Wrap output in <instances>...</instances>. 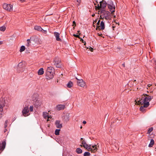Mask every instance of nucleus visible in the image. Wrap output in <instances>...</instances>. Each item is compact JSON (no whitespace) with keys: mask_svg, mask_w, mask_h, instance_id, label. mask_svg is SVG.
<instances>
[{"mask_svg":"<svg viewBox=\"0 0 156 156\" xmlns=\"http://www.w3.org/2000/svg\"><path fill=\"white\" fill-rule=\"evenodd\" d=\"M9 101V97L8 95H4L0 98V119L3 116V107L5 105L7 106Z\"/></svg>","mask_w":156,"mask_h":156,"instance_id":"nucleus-1","label":"nucleus"},{"mask_svg":"<svg viewBox=\"0 0 156 156\" xmlns=\"http://www.w3.org/2000/svg\"><path fill=\"white\" fill-rule=\"evenodd\" d=\"M152 98L153 97L147 95V97H146L144 98L143 101L142 100H139V101H138L139 103V104H143L144 107H147L150 105L149 102Z\"/></svg>","mask_w":156,"mask_h":156,"instance_id":"nucleus-2","label":"nucleus"},{"mask_svg":"<svg viewBox=\"0 0 156 156\" xmlns=\"http://www.w3.org/2000/svg\"><path fill=\"white\" fill-rule=\"evenodd\" d=\"M54 69L51 66L48 67L46 72V79L48 80L53 78L54 74Z\"/></svg>","mask_w":156,"mask_h":156,"instance_id":"nucleus-3","label":"nucleus"},{"mask_svg":"<svg viewBox=\"0 0 156 156\" xmlns=\"http://www.w3.org/2000/svg\"><path fill=\"white\" fill-rule=\"evenodd\" d=\"M32 100L33 101V104L36 108H38L41 105V102L40 101V99L38 98L37 94H33L32 97Z\"/></svg>","mask_w":156,"mask_h":156,"instance_id":"nucleus-4","label":"nucleus"},{"mask_svg":"<svg viewBox=\"0 0 156 156\" xmlns=\"http://www.w3.org/2000/svg\"><path fill=\"white\" fill-rule=\"evenodd\" d=\"M99 12H100V14L101 15V17H102L103 19L104 18L106 20L110 19V13L108 11L105 10L104 9H101Z\"/></svg>","mask_w":156,"mask_h":156,"instance_id":"nucleus-5","label":"nucleus"},{"mask_svg":"<svg viewBox=\"0 0 156 156\" xmlns=\"http://www.w3.org/2000/svg\"><path fill=\"white\" fill-rule=\"evenodd\" d=\"M53 63L54 65L56 67L60 68L61 67V60L59 58L57 57L54 58L53 62Z\"/></svg>","mask_w":156,"mask_h":156,"instance_id":"nucleus-6","label":"nucleus"},{"mask_svg":"<svg viewBox=\"0 0 156 156\" xmlns=\"http://www.w3.org/2000/svg\"><path fill=\"white\" fill-rule=\"evenodd\" d=\"M108 6L110 11L112 13L115 11V7L113 2L112 0H109L108 2Z\"/></svg>","mask_w":156,"mask_h":156,"instance_id":"nucleus-7","label":"nucleus"},{"mask_svg":"<svg viewBox=\"0 0 156 156\" xmlns=\"http://www.w3.org/2000/svg\"><path fill=\"white\" fill-rule=\"evenodd\" d=\"M3 8L9 12H12L13 10V6L10 4L4 3L3 5Z\"/></svg>","mask_w":156,"mask_h":156,"instance_id":"nucleus-8","label":"nucleus"},{"mask_svg":"<svg viewBox=\"0 0 156 156\" xmlns=\"http://www.w3.org/2000/svg\"><path fill=\"white\" fill-rule=\"evenodd\" d=\"M107 3L105 1H101L100 2V5H98L97 9L101 11V9H104L107 6Z\"/></svg>","mask_w":156,"mask_h":156,"instance_id":"nucleus-9","label":"nucleus"},{"mask_svg":"<svg viewBox=\"0 0 156 156\" xmlns=\"http://www.w3.org/2000/svg\"><path fill=\"white\" fill-rule=\"evenodd\" d=\"M22 112L23 115L25 117L29 115L30 114L29 113V110L28 106L24 107L23 109Z\"/></svg>","mask_w":156,"mask_h":156,"instance_id":"nucleus-10","label":"nucleus"},{"mask_svg":"<svg viewBox=\"0 0 156 156\" xmlns=\"http://www.w3.org/2000/svg\"><path fill=\"white\" fill-rule=\"evenodd\" d=\"M82 144L83 145V147L86 149H87V150L89 151L92 150V149L91 148V145H88L87 144L86 142L84 140H83L81 142Z\"/></svg>","mask_w":156,"mask_h":156,"instance_id":"nucleus-11","label":"nucleus"},{"mask_svg":"<svg viewBox=\"0 0 156 156\" xmlns=\"http://www.w3.org/2000/svg\"><path fill=\"white\" fill-rule=\"evenodd\" d=\"M77 84L79 86L81 87H84L85 85V82L81 79L79 81H77Z\"/></svg>","mask_w":156,"mask_h":156,"instance_id":"nucleus-12","label":"nucleus"},{"mask_svg":"<svg viewBox=\"0 0 156 156\" xmlns=\"http://www.w3.org/2000/svg\"><path fill=\"white\" fill-rule=\"evenodd\" d=\"M55 125L57 128H58L61 129L62 127V123L59 120H56L55 122Z\"/></svg>","mask_w":156,"mask_h":156,"instance_id":"nucleus-13","label":"nucleus"},{"mask_svg":"<svg viewBox=\"0 0 156 156\" xmlns=\"http://www.w3.org/2000/svg\"><path fill=\"white\" fill-rule=\"evenodd\" d=\"M65 107V105H58L56 106V108L58 110H63Z\"/></svg>","mask_w":156,"mask_h":156,"instance_id":"nucleus-14","label":"nucleus"},{"mask_svg":"<svg viewBox=\"0 0 156 156\" xmlns=\"http://www.w3.org/2000/svg\"><path fill=\"white\" fill-rule=\"evenodd\" d=\"M54 35L56 38V40L57 41H61V40L59 37L60 34L59 33L57 32H55L54 33Z\"/></svg>","mask_w":156,"mask_h":156,"instance_id":"nucleus-15","label":"nucleus"},{"mask_svg":"<svg viewBox=\"0 0 156 156\" xmlns=\"http://www.w3.org/2000/svg\"><path fill=\"white\" fill-rule=\"evenodd\" d=\"M34 29L36 30L40 31H42L43 32L45 31L43 30L40 26H36L34 27Z\"/></svg>","mask_w":156,"mask_h":156,"instance_id":"nucleus-16","label":"nucleus"},{"mask_svg":"<svg viewBox=\"0 0 156 156\" xmlns=\"http://www.w3.org/2000/svg\"><path fill=\"white\" fill-rule=\"evenodd\" d=\"M99 147V145H98V144L97 145H93L92 146V147L94 149H93L92 148H91L92 149L91 150H90V151H91L92 152H94L97 151V147Z\"/></svg>","mask_w":156,"mask_h":156,"instance_id":"nucleus-17","label":"nucleus"},{"mask_svg":"<svg viewBox=\"0 0 156 156\" xmlns=\"http://www.w3.org/2000/svg\"><path fill=\"white\" fill-rule=\"evenodd\" d=\"M48 113L46 112H43V116L45 119H48L47 121L49 120L48 119L50 118V117L48 115Z\"/></svg>","mask_w":156,"mask_h":156,"instance_id":"nucleus-18","label":"nucleus"},{"mask_svg":"<svg viewBox=\"0 0 156 156\" xmlns=\"http://www.w3.org/2000/svg\"><path fill=\"white\" fill-rule=\"evenodd\" d=\"M69 114L67 113L64 116V119L66 122H68L69 121Z\"/></svg>","mask_w":156,"mask_h":156,"instance_id":"nucleus-19","label":"nucleus"},{"mask_svg":"<svg viewBox=\"0 0 156 156\" xmlns=\"http://www.w3.org/2000/svg\"><path fill=\"white\" fill-rule=\"evenodd\" d=\"M6 145V142L5 141H3L1 144V148L0 150H3L5 148Z\"/></svg>","mask_w":156,"mask_h":156,"instance_id":"nucleus-20","label":"nucleus"},{"mask_svg":"<svg viewBox=\"0 0 156 156\" xmlns=\"http://www.w3.org/2000/svg\"><path fill=\"white\" fill-rule=\"evenodd\" d=\"M44 71L43 68H40L38 72V75H42L44 74Z\"/></svg>","mask_w":156,"mask_h":156,"instance_id":"nucleus-21","label":"nucleus"},{"mask_svg":"<svg viewBox=\"0 0 156 156\" xmlns=\"http://www.w3.org/2000/svg\"><path fill=\"white\" fill-rule=\"evenodd\" d=\"M154 144V141L153 139H152L151 140V141L150 143L149 144L148 147H152Z\"/></svg>","mask_w":156,"mask_h":156,"instance_id":"nucleus-22","label":"nucleus"},{"mask_svg":"<svg viewBox=\"0 0 156 156\" xmlns=\"http://www.w3.org/2000/svg\"><path fill=\"white\" fill-rule=\"evenodd\" d=\"M100 27L101 29L104 30L105 29V26L104 23L103 21H101L100 23Z\"/></svg>","mask_w":156,"mask_h":156,"instance_id":"nucleus-23","label":"nucleus"},{"mask_svg":"<svg viewBox=\"0 0 156 156\" xmlns=\"http://www.w3.org/2000/svg\"><path fill=\"white\" fill-rule=\"evenodd\" d=\"M145 108L144 107V106H141L140 108V111H141L142 112H144L146 111V109L144 108Z\"/></svg>","mask_w":156,"mask_h":156,"instance_id":"nucleus-24","label":"nucleus"},{"mask_svg":"<svg viewBox=\"0 0 156 156\" xmlns=\"http://www.w3.org/2000/svg\"><path fill=\"white\" fill-rule=\"evenodd\" d=\"M25 46L24 45L22 46L20 49V52H21L25 51Z\"/></svg>","mask_w":156,"mask_h":156,"instance_id":"nucleus-25","label":"nucleus"},{"mask_svg":"<svg viewBox=\"0 0 156 156\" xmlns=\"http://www.w3.org/2000/svg\"><path fill=\"white\" fill-rule=\"evenodd\" d=\"M73 83L72 82L70 81L67 84V86L68 87L70 88L73 86Z\"/></svg>","mask_w":156,"mask_h":156,"instance_id":"nucleus-26","label":"nucleus"},{"mask_svg":"<svg viewBox=\"0 0 156 156\" xmlns=\"http://www.w3.org/2000/svg\"><path fill=\"white\" fill-rule=\"evenodd\" d=\"M76 152L78 154H80L82 153V150L80 148H77L76 149Z\"/></svg>","mask_w":156,"mask_h":156,"instance_id":"nucleus-27","label":"nucleus"},{"mask_svg":"<svg viewBox=\"0 0 156 156\" xmlns=\"http://www.w3.org/2000/svg\"><path fill=\"white\" fill-rule=\"evenodd\" d=\"M6 27L3 26L0 27V30L2 31H4L6 30Z\"/></svg>","mask_w":156,"mask_h":156,"instance_id":"nucleus-28","label":"nucleus"},{"mask_svg":"<svg viewBox=\"0 0 156 156\" xmlns=\"http://www.w3.org/2000/svg\"><path fill=\"white\" fill-rule=\"evenodd\" d=\"M60 131V129H56L55 131V134L56 135H59V132Z\"/></svg>","mask_w":156,"mask_h":156,"instance_id":"nucleus-29","label":"nucleus"},{"mask_svg":"<svg viewBox=\"0 0 156 156\" xmlns=\"http://www.w3.org/2000/svg\"><path fill=\"white\" fill-rule=\"evenodd\" d=\"M27 43L26 44V46L27 47H29L30 45V39H28L27 40Z\"/></svg>","mask_w":156,"mask_h":156,"instance_id":"nucleus-30","label":"nucleus"},{"mask_svg":"<svg viewBox=\"0 0 156 156\" xmlns=\"http://www.w3.org/2000/svg\"><path fill=\"white\" fill-rule=\"evenodd\" d=\"M90 154L88 152H85L83 154L84 156H90Z\"/></svg>","mask_w":156,"mask_h":156,"instance_id":"nucleus-31","label":"nucleus"},{"mask_svg":"<svg viewBox=\"0 0 156 156\" xmlns=\"http://www.w3.org/2000/svg\"><path fill=\"white\" fill-rule=\"evenodd\" d=\"M8 122V120H6L5 121V124H4V128H6L7 126V123Z\"/></svg>","mask_w":156,"mask_h":156,"instance_id":"nucleus-32","label":"nucleus"},{"mask_svg":"<svg viewBox=\"0 0 156 156\" xmlns=\"http://www.w3.org/2000/svg\"><path fill=\"white\" fill-rule=\"evenodd\" d=\"M153 130V128L152 127H151L150 128L148 131L147 133L148 134H150L151 132H152Z\"/></svg>","mask_w":156,"mask_h":156,"instance_id":"nucleus-33","label":"nucleus"},{"mask_svg":"<svg viewBox=\"0 0 156 156\" xmlns=\"http://www.w3.org/2000/svg\"><path fill=\"white\" fill-rule=\"evenodd\" d=\"M34 107L33 106H30V112H33V111Z\"/></svg>","mask_w":156,"mask_h":156,"instance_id":"nucleus-34","label":"nucleus"},{"mask_svg":"<svg viewBox=\"0 0 156 156\" xmlns=\"http://www.w3.org/2000/svg\"><path fill=\"white\" fill-rule=\"evenodd\" d=\"M73 36H74L75 37L78 38L79 39H81L80 37V36H79V35H76V34H74L73 35Z\"/></svg>","mask_w":156,"mask_h":156,"instance_id":"nucleus-35","label":"nucleus"},{"mask_svg":"<svg viewBox=\"0 0 156 156\" xmlns=\"http://www.w3.org/2000/svg\"><path fill=\"white\" fill-rule=\"evenodd\" d=\"M77 2V5H79L80 2V0H75Z\"/></svg>","mask_w":156,"mask_h":156,"instance_id":"nucleus-36","label":"nucleus"},{"mask_svg":"<svg viewBox=\"0 0 156 156\" xmlns=\"http://www.w3.org/2000/svg\"><path fill=\"white\" fill-rule=\"evenodd\" d=\"M80 41L83 43H84V45H85L86 44V42L85 41H84V40L83 39H80Z\"/></svg>","mask_w":156,"mask_h":156,"instance_id":"nucleus-37","label":"nucleus"},{"mask_svg":"<svg viewBox=\"0 0 156 156\" xmlns=\"http://www.w3.org/2000/svg\"><path fill=\"white\" fill-rule=\"evenodd\" d=\"M89 49H90V51H93V48H92L91 47H90V48H89Z\"/></svg>","mask_w":156,"mask_h":156,"instance_id":"nucleus-38","label":"nucleus"},{"mask_svg":"<svg viewBox=\"0 0 156 156\" xmlns=\"http://www.w3.org/2000/svg\"><path fill=\"white\" fill-rule=\"evenodd\" d=\"M73 26L74 25H75V26H76V22L75 21H73Z\"/></svg>","mask_w":156,"mask_h":156,"instance_id":"nucleus-39","label":"nucleus"},{"mask_svg":"<svg viewBox=\"0 0 156 156\" xmlns=\"http://www.w3.org/2000/svg\"><path fill=\"white\" fill-rule=\"evenodd\" d=\"M100 22V20H98L97 23V26H98V25H99Z\"/></svg>","mask_w":156,"mask_h":156,"instance_id":"nucleus-40","label":"nucleus"},{"mask_svg":"<svg viewBox=\"0 0 156 156\" xmlns=\"http://www.w3.org/2000/svg\"><path fill=\"white\" fill-rule=\"evenodd\" d=\"M5 129L4 130V132L5 133L7 131V129L6 128H5Z\"/></svg>","mask_w":156,"mask_h":156,"instance_id":"nucleus-41","label":"nucleus"},{"mask_svg":"<svg viewBox=\"0 0 156 156\" xmlns=\"http://www.w3.org/2000/svg\"><path fill=\"white\" fill-rule=\"evenodd\" d=\"M21 64H22V63H19V64L18 65V68H17V69H19V66H20V65H21Z\"/></svg>","mask_w":156,"mask_h":156,"instance_id":"nucleus-42","label":"nucleus"},{"mask_svg":"<svg viewBox=\"0 0 156 156\" xmlns=\"http://www.w3.org/2000/svg\"><path fill=\"white\" fill-rule=\"evenodd\" d=\"M3 44V41H0V45L2 44Z\"/></svg>","mask_w":156,"mask_h":156,"instance_id":"nucleus-43","label":"nucleus"},{"mask_svg":"<svg viewBox=\"0 0 156 156\" xmlns=\"http://www.w3.org/2000/svg\"><path fill=\"white\" fill-rule=\"evenodd\" d=\"M83 123L84 124H86V121H83Z\"/></svg>","mask_w":156,"mask_h":156,"instance_id":"nucleus-44","label":"nucleus"},{"mask_svg":"<svg viewBox=\"0 0 156 156\" xmlns=\"http://www.w3.org/2000/svg\"><path fill=\"white\" fill-rule=\"evenodd\" d=\"M76 79L78 80V81H79V80H80L81 79H78V78H77V77L76 78Z\"/></svg>","mask_w":156,"mask_h":156,"instance_id":"nucleus-45","label":"nucleus"},{"mask_svg":"<svg viewBox=\"0 0 156 156\" xmlns=\"http://www.w3.org/2000/svg\"><path fill=\"white\" fill-rule=\"evenodd\" d=\"M77 32L78 33H79V34H80V33H79L80 31H78Z\"/></svg>","mask_w":156,"mask_h":156,"instance_id":"nucleus-46","label":"nucleus"},{"mask_svg":"<svg viewBox=\"0 0 156 156\" xmlns=\"http://www.w3.org/2000/svg\"><path fill=\"white\" fill-rule=\"evenodd\" d=\"M81 141H82L83 140V138H81Z\"/></svg>","mask_w":156,"mask_h":156,"instance_id":"nucleus-47","label":"nucleus"},{"mask_svg":"<svg viewBox=\"0 0 156 156\" xmlns=\"http://www.w3.org/2000/svg\"><path fill=\"white\" fill-rule=\"evenodd\" d=\"M101 35H102V34H99V36H101Z\"/></svg>","mask_w":156,"mask_h":156,"instance_id":"nucleus-48","label":"nucleus"},{"mask_svg":"<svg viewBox=\"0 0 156 156\" xmlns=\"http://www.w3.org/2000/svg\"><path fill=\"white\" fill-rule=\"evenodd\" d=\"M150 84L148 85V86H150Z\"/></svg>","mask_w":156,"mask_h":156,"instance_id":"nucleus-49","label":"nucleus"},{"mask_svg":"<svg viewBox=\"0 0 156 156\" xmlns=\"http://www.w3.org/2000/svg\"><path fill=\"white\" fill-rule=\"evenodd\" d=\"M94 15H92V16H94Z\"/></svg>","mask_w":156,"mask_h":156,"instance_id":"nucleus-50","label":"nucleus"},{"mask_svg":"<svg viewBox=\"0 0 156 156\" xmlns=\"http://www.w3.org/2000/svg\"><path fill=\"white\" fill-rule=\"evenodd\" d=\"M82 128V126H81V127H80V128Z\"/></svg>","mask_w":156,"mask_h":156,"instance_id":"nucleus-51","label":"nucleus"},{"mask_svg":"<svg viewBox=\"0 0 156 156\" xmlns=\"http://www.w3.org/2000/svg\"><path fill=\"white\" fill-rule=\"evenodd\" d=\"M123 66H124V64H123Z\"/></svg>","mask_w":156,"mask_h":156,"instance_id":"nucleus-52","label":"nucleus"},{"mask_svg":"<svg viewBox=\"0 0 156 156\" xmlns=\"http://www.w3.org/2000/svg\"><path fill=\"white\" fill-rule=\"evenodd\" d=\"M74 28H75V27H73V29H74Z\"/></svg>","mask_w":156,"mask_h":156,"instance_id":"nucleus-53","label":"nucleus"},{"mask_svg":"<svg viewBox=\"0 0 156 156\" xmlns=\"http://www.w3.org/2000/svg\"><path fill=\"white\" fill-rule=\"evenodd\" d=\"M135 81H136V80H134V82Z\"/></svg>","mask_w":156,"mask_h":156,"instance_id":"nucleus-54","label":"nucleus"},{"mask_svg":"<svg viewBox=\"0 0 156 156\" xmlns=\"http://www.w3.org/2000/svg\"><path fill=\"white\" fill-rule=\"evenodd\" d=\"M96 156L95 155V156Z\"/></svg>","mask_w":156,"mask_h":156,"instance_id":"nucleus-55","label":"nucleus"}]
</instances>
